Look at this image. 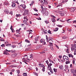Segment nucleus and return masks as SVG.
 <instances>
[{
	"mask_svg": "<svg viewBox=\"0 0 76 76\" xmlns=\"http://www.w3.org/2000/svg\"><path fill=\"white\" fill-rule=\"evenodd\" d=\"M76 48V44H75L74 45H72L71 47V50L72 51H73V50H74V55H76V49L75 48Z\"/></svg>",
	"mask_w": 76,
	"mask_h": 76,
	"instance_id": "1",
	"label": "nucleus"
},
{
	"mask_svg": "<svg viewBox=\"0 0 76 76\" xmlns=\"http://www.w3.org/2000/svg\"><path fill=\"white\" fill-rule=\"evenodd\" d=\"M63 59H64V61H66L68 60L69 61V58H68V57L66 56L65 55H64L63 56Z\"/></svg>",
	"mask_w": 76,
	"mask_h": 76,
	"instance_id": "2",
	"label": "nucleus"
},
{
	"mask_svg": "<svg viewBox=\"0 0 76 76\" xmlns=\"http://www.w3.org/2000/svg\"><path fill=\"white\" fill-rule=\"evenodd\" d=\"M28 12H29V10H28L27 9L26 10H25L23 13V16H25V15H28Z\"/></svg>",
	"mask_w": 76,
	"mask_h": 76,
	"instance_id": "3",
	"label": "nucleus"
},
{
	"mask_svg": "<svg viewBox=\"0 0 76 76\" xmlns=\"http://www.w3.org/2000/svg\"><path fill=\"white\" fill-rule=\"evenodd\" d=\"M39 38L40 37L39 36L36 37L35 39V40L34 41V43H37V41H38Z\"/></svg>",
	"mask_w": 76,
	"mask_h": 76,
	"instance_id": "4",
	"label": "nucleus"
},
{
	"mask_svg": "<svg viewBox=\"0 0 76 76\" xmlns=\"http://www.w3.org/2000/svg\"><path fill=\"white\" fill-rule=\"evenodd\" d=\"M58 12H59L60 14L61 15V16H64V13H66V11H62L61 12L59 11Z\"/></svg>",
	"mask_w": 76,
	"mask_h": 76,
	"instance_id": "5",
	"label": "nucleus"
},
{
	"mask_svg": "<svg viewBox=\"0 0 76 76\" xmlns=\"http://www.w3.org/2000/svg\"><path fill=\"white\" fill-rule=\"evenodd\" d=\"M46 39H47V42H49L50 41H51L52 39V38L50 37H49L48 38L47 36H46Z\"/></svg>",
	"mask_w": 76,
	"mask_h": 76,
	"instance_id": "6",
	"label": "nucleus"
},
{
	"mask_svg": "<svg viewBox=\"0 0 76 76\" xmlns=\"http://www.w3.org/2000/svg\"><path fill=\"white\" fill-rule=\"evenodd\" d=\"M20 6H21V7H23V9H25V8H26V4L22 5V4H21V5H20Z\"/></svg>",
	"mask_w": 76,
	"mask_h": 76,
	"instance_id": "7",
	"label": "nucleus"
},
{
	"mask_svg": "<svg viewBox=\"0 0 76 76\" xmlns=\"http://www.w3.org/2000/svg\"><path fill=\"white\" fill-rule=\"evenodd\" d=\"M42 46L41 45H38L36 47L37 49H39V48H42Z\"/></svg>",
	"mask_w": 76,
	"mask_h": 76,
	"instance_id": "8",
	"label": "nucleus"
},
{
	"mask_svg": "<svg viewBox=\"0 0 76 76\" xmlns=\"http://www.w3.org/2000/svg\"><path fill=\"white\" fill-rule=\"evenodd\" d=\"M16 56H17V53H15L12 54L11 55V57H12L14 58V57H16Z\"/></svg>",
	"mask_w": 76,
	"mask_h": 76,
	"instance_id": "9",
	"label": "nucleus"
},
{
	"mask_svg": "<svg viewBox=\"0 0 76 76\" xmlns=\"http://www.w3.org/2000/svg\"><path fill=\"white\" fill-rule=\"evenodd\" d=\"M16 5L15 3L14 2H12L11 6L12 7H16Z\"/></svg>",
	"mask_w": 76,
	"mask_h": 76,
	"instance_id": "10",
	"label": "nucleus"
},
{
	"mask_svg": "<svg viewBox=\"0 0 76 76\" xmlns=\"http://www.w3.org/2000/svg\"><path fill=\"white\" fill-rule=\"evenodd\" d=\"M75 10V8H72L70 9V11L71 12H73Z\"/></svg>",
	"mask_w": 76,
	"mask_h": 76,
	"instance_id": "11",
	"label": "nucleus"
},
{
	"mask_svg": "<svg viewBox=\"0 0 76 76\" xmlns=\"http://www.w3.org/2000/svg\"><path fill=\"white\" fill-rule=\"evenodd\" d=\"M13 28V26H11V27L10 28V29L11 30L12 32H15V30H14V29Z\"/></svg>",
	"mask_w": 76,
	"mask_h": 76,
	"instance_id": "12",
	"label": "nucleus"
},
{
	"mask_svg": "<svg viewBox=\"0 0 76 76\" xmlns=\"http://www.w3.org/2000/svg\"><path fill=\"white\" fill-rule=\"evenodd\" d=\"M4 12L5 13H6V14H8L9 13V10H5L4 11Z\"/></svg>",
	"mask_w": 76,
	"mask_h": 76,
	"instance_id": "13",
	"label": "nucleus"
},
{
	"mask_svg": "<svg viewBox=\"0 0 76 76\" xmlns=\"http://www.w3.org/2000/svg\"><path fill=\"white\" fill-rule=\"evenodd\" d=\"M23 22L24 23V24H25L27 26L28 25V23H27V22L26 21V20H24L23 21Z\"/></svg>",
	"mask_w": 76,
	"mask_h": 76,
	"instance_id": "14",
	"label": "nucleus"
},
{
	"mask_svg": "<svg viewBox=\"0 0 76 76\" xmlns=\"http://www.w3.org/2000/svg\"><path fill=\"white\" fill-rule=\"evenodd\" d=\"M28 56H27V55L25 56H24V57L23 59V60H26V59H28Z\"/></svg>",
	"mask_w": 76,
	"mask_h": 76,
	"instance_id": "15",
	"label": "nucleus"
},
{
	"mask_svg": "<svg viewBox=\"0 0 76 76\" xmlns=\"http://www.w3.org/2000/svg\"><path fill=\"white\" fill-rule=\"evenodd\" d=\"M32 59V57L30 56H29L28 57L27 60H28L30 61V60H31Z\"/></svg>",
	"mask_w": 76,
	"mask_h": 76,
	"instance_id": "16",
	"label": "nucleus"
},
{
	"mask_svg": "<svg viewBox=\"0 0 76 76\" xmlns=\"http://www.w3.org/2000/svg\"><path fill=\"white\" fill-rule=\"evenodd\" d=\"M48 11H45V16H48Z\"/></svg>",
	"mask_w": 76,
	"mask_h": 76,
	"instance_id": "17",
	"label": "nucleus"
},
{
	"mask_svg": "<svg viewBox=\"0 0 76 76\" xmlns=\"http://www.w3.org/2000/svg\"><path fill=\"white\" fill-rule=\"evenodd\" d=\"M59 69H61V70H63V66L62 65L60 66H59Z\"/></svg>",
	"mask_w": 76,
	"mask_h": 76,
	"instance_id": "18",
	"label": "nucleus"
},
{
	"mask_svg": "<svg viewBox=\"0 0 76 76\" xmlns=\"http://www.w3.org/2000/svg\"><path fill=\"white\" fill-rule=\"evenodd\" d=\"M60 6H61V7H62V4L60 3L56 7H60Z\"/></svg>",
	"mask_w": 76,
	"mask_h": 76,
	"instance_id": "19",
	"label": "nucleus"
},
{
	"mask_svg": "<svg viewBox=\"0 0 76 76\" xmlns=\"http://www.w3.org/2000/svg\"><path fill=\"white\" fill-rule=\"evenodd\" d=\"M4 54H5L6 55H8V54L9 55V53H7V51H4Z\"/></svg>",
	"mask_w": 76,
	"mask_h": 76,
	"instance_id": "20",
	"label": "nucleus"
},
{
	"mask_svg": "<svg viewBox=\"0 0 76 76\" xmlns=\"http://www.w3.org/2000/svg\"><path fill=\"white\" fill-rule=\"evenodd\" d=\"M68 55L69 57H72V58H73V55L72 54H68Z\"/></svg>",
	"mask_w": 76,
	"mask_h": 76,
	"instance_id": "21",
	"label": "nucleus"
},
{
	"mask_svg": "<svg viewBox=\"0 0 76 76\" xmlns=\"http://www.w3.org/2000/svg\"><path fill=\"white\" fill-rule=\"evenodd\" d=\"M20 29H21V28H20L19 30H16V32L17 34H18V33H19V32L20 31Z\"/></svg>",
	"mask_w": 76,
	"mask_h": 76,
	"instance_id": "22",
	"label": "nucleus"
},
{
	"mask_svg": "<svg viewBox=\"0 0 76 76\" xmlns=\"http://www.w3.org/2000/svg\"><path fill=\"white\" fill-rule=\"evenodd\" d=\"M39 66L40 67H44V66H45L44 65L42 64H39Z\"/></svg>",
	"mask_w": 76,
	"mask_h": 76,
	"instance_id": "23",
	"label": "nucleus"
},
{
	"mask_svg": "<svg viewBox=\"0 0 76 76\" xmlns=\"http://www.w3.org/2000/svg\"><path fill=\"white\" fill-rule=\"evenodd\" d=\"M71 72L73 73H76V70H73L71 71Z\"/></svg>",
	"mask_w": 76,
	"mask_h": 76,
	"instance_id": "24",
	"label": "nucleus"
},
{
	"mask_svg": "<svg viewBox=\"0 0 76 76\" xmlns=\"http://www.w3.org/2000/svg\"><path fill=\"white\" fill-rule=\"evenodd\" d=\"M51 20L53 22H54L56 21V20H55V19L54 18H52Z\"/></svg>",
	"mask_w": 76,
	"mask_h": 76,
	"instance_id": "25",
	"label": "nucleus"
},
{
	"mask_svg": "<svg viewBox=\"0 0 76 76\" xmlns=\"http://www.w3.org/2000/svg\"><path fill=\"white\" fill-rule=\"evenodd\" d=\"M48 69L49 70H50L51 69V67L48 66Z\"/></svg>",
	"mask_w": 76,
	"mask_h": 76,
	"instance_id": "26",
	"label": "nucleus"
},
{
	"mask_svg": "<svg viewBox=\"0 0 76 76\" xmlns=\"http://www.w3.org/2000/svg\"><path fill=\"white\" fill-rule=\"evenodd\" d=\"M43 68L42 69V71H43V72H45V66H43Z\"/></svg>",
	"mask_w": 76,
	"mask_h": 76,
	"instance_id": "27",
	"label": "nucleus"
},
{
	"mask_svg": "<svg viewBox=\"0 0 76 76\" xmlns=\"http://www.w3.org/2000/svg\"><path fill=\"white\" fill-rule=\"evenodd\" d=\"M46 10H42L41 11V13H42V14H44V13H45V12H44V11H45Z\"/></svg>",
	"mask_w": 76,
	"mask_h": 76,
	"instance_id": "28",
	"label": "nucleus"
},
{
	"mask_svg": "<svg viewBox=\"0 0 76 76\" xmlns=\"http://www.w3.org/2000/svg\"><path fill=\"white\" fill-rule=\"evenodd\" d=\"M65 68L66 69H69V66L67 65H65Z\"/></svg>",
	"mask_w": 76,
	"mask_h": 76,
	"instance_id": "29",
	"label": "nucleus"
},
{
	"mask_svg": "<svg viewBox=\"0 0 76 76\" xmlns=\"http://www.w3.org/2000/svg\"><path fill=\"white\" fill-rule=\"evenodd\" d=\"M53 69V70H54V72H55V73H56V72H57V69H55V68H54Z\"/></svg>",
	"mask_w": 76,
	"mask_h": 76,
	"instance_id": "30",
	"label": "nucleus"
},
{
	"mask_svg": "<svg viewBox=\"0 0 76 76\" xmlns=\"http://www.w3.org/2000/svg\"><path fill=\"white\" fill-rule=\"evenodd\" d=\"M58 9L59 10H63L64 9L63 8V9L61 8V7H58Z\"/></svg>",
	"mask_w": 76,
	"mask_h": 76,
	"instance_id": "31",
	"label": "nucleus"
},
{
	"mask_svg": "<svg viewBox=\"0 0 76 76\" xmlns=\"http://www.w3.org/2000/svg\"><path fill=\"white\" fill-rule=\"evenodd\" d=\"M25 42H28V43H30V41L28 40V39H26V40H25Z\"/></svg>",
	"mask_w": 76,
	"mask_h": 76,
	"instance_id": "32",
	"label": "nucleus"
},
{
	"mask_svg": "<svg viewBox=\"0 0 76 76\" xmlns=\"http://www.w3.org/2000/svg\"><path fill=\"white\" fill-rule=\"evenodd\" d=\"M33 73L34 75H35L36 76H38V73H37L36 72H33Z\"/></svg>",
	"mask_w": 76,
	"mask_h": 76,
	"instance_id": "33",
	"label": "nucleus"
},
{
	"mask_svg": "<svg viewBox=\"0 0 76 76\" xmlns=\"http://www.w3.org/2000/svg\"><path fill=\"white\" fill-rule=\"evenodd\" d=\"M41 8H42V10H46V8H44L42 6H41Z\"/></svg>",
	"mask_w": 76,
	"mask_h": 76,
	"instance_id": "34",
	"label": "nucleus"
},
{
	"mask_svg": "<svg viewBox=\"0 0 76 76\" xmlns=\"http://www.w3.org/2000/svg\"><path fill=\"white\" fill-rule=\"evenodd\" d=\"M10 45H11V44H9V43L7 44L6 45V46H7H7H9V47H10Z\"/></svg>",
	"mask_w": 76,
	"mask_h": 76,
	"instance_id": "35",
	"label": "nucleus"
},
{
	"mask_svg": "<svg viewBox=\"0 0 76 76\" xmlns=\"http://www.w3.org/2000/svg\"><path fill=\"white\" fill-rule=\"evenodd\" d=\"M58 30V28H56L54 30V31L55 32H56V31H57Z\"/></svg>",
	"mask_w": 76,
	"mask_h": 76,
	"instance_id": "36",
	"label": "nucleus"
},
{
	"mask_svg": "<svg viewBox=\"0 0 76 76\" xmlns=\"http://www.w3.org/2000/svg\"><path fill=\"white\" fill-rule=\"evenodd\" d=\"M45 40L43 39H41L40 40V42H41V43L42 42H44L45 41Z\"/></svg>",
	"mask_w": 76,
	"mask_h": 76,
	"instance_id": "37",
	"label": "nucleus"
},
{
	"mask_svg": "<svg viewBox=\"0 0 76 76\" xmlns=\"http://www.w3.org/2000/svg\"><path fill=\"white\" fill-rule=\"evenodd\" d=\"M24 19L25 20L26 19V20H27V21H28V19L27 18L26 16L24 17Z\"/></svg>",
	"mask_w": 76,
	"mask_h": 76,
	"instance_id": "38",
	"label": "nucleus"
},
{
	"mask_svg": "<svg viewBox=\"0 0 76 76\" xmlns=\"http://www.w3.org/2000/svg\"><path fill=\"white\" fill-rule=\"evenodd\" d=\"M51 57H50V58L49 57L48 58V59H49V62H50V63H51L52 61V60H51L50 58H51Z\"/></svg>",
	"mask_w": 76,
	"mask_h": 76,
	"instance_id": "39",
	"label": "nucleus"
},
{
	"mask_svg": "<svg viewBox=\"0 0 76 76\" xmlns=\"http://www.w3.org/2000/svg\"><path fill=\"white\" fill-rule=\"evenodd\" d=\"M52 65H53V64H52L50 63L49 64H48V66H49L50 67H51V66Z\"/></svg>",
	"mask_w": 76,
	"mask_h": 76,
	"instance_id": "40",
	"label": "nucleus"
},
{
	"mask_svg": "<svg viewBox=\"0 0 76 76\" xmlns=\"http://www.w3.org/2000/svg\"><path fill=\"white\" fill-rule=\"evenodd\" d=\"M21 16V15H20V14H19V15L16 14V16L17 18H18V17H19V16Z\"/></svg>",
	"mask_w": 76,
	"mask_h": 76,
	"instance_id": "41",
	"label": "nucleus"
},
{
	"mask_svg": "<svg viewBox=\"0 0 76 76\" xmlns=\"http://www.w3.org/2000/svg\"><path fill=\"white\" fill-rule=\"evenodd\" d=\"M1 47H5V45H4V44H2L1 45Z\"/></svg>",
	"mask_w": 76,
	"mask_h": 76,
	"instance_id": "42",
	"label": "nucleus"
},
{
	"mask_svg": "<svg viewBox=\"0 0 76 76\" xmlns=\"http://www.w3.org/2000/svg\"><path fill=\"white\" fill-rule=\"evenodd\" d=\"M48 32L49 34H52V33H51V32L50 31V30H49Z\"/></svg>",
	"mask_w": 76,
	"mask_h": 76,
	"instance_id": "43",
	"label": "nucleus"
},
{
	"mask_svg": "<svg viewBox=\"0 0 76 76\" xmlns=\"http://www.w3.org/2000/svg\"><path fill=\"white\" fill-rule=\"evenodd\" d=\"M57 26H58V27H59L60 28H61V27L63 26L60 25H57Z\"/></svg>",
	"mask_w": 76,
	"mask_h": 76,
	"instance_id": "44",
	"label": "nucleus"
},
{
	"mask_svg": "<svg viewBox=\"0 0 76 76\" xmlns=\"http://www.w3.org/2000/svg\"><path fill=\"white\" fill-rule=\"evenodd\" d=\"M33 9L35 12H38V10H37L36 8H34Z\"/></svg>",
	"mask_w": 76,
	"mask_h": 76,
	"instance_id": "45",
	"label": "nucleus"
},
{
	"mask_svg": "<svg viewBox=\"0 0 76 76\" xmlns=\"http://www.w3.org/2000/svg\"><path fill=\"white\" fill-rule=\"evenodd\" d=\"M66 53H69V49H67V50L66 51Z\"/></svg>",
	"mask_w": 76,
	"mask_h": 76,
	"instance_id": "46",
	"label": "nucleus"
},
{
	"mask_svg": "<svg viewBox=\"0 0 76 76\" xmlns=\"http://www.w3.org/2000/svg\"><path fill=\"white\" fill-rule=\"evenodd\" d=\"M4 4L5 5H6V6H7V5H9V3L7 2H5Z\"/></svg>",
	"mask_w": 76,
	"mask_h": 76,
	"instance_id": "47",
	"label": "nucleus"
},
{
	"mask_svg": "<svg viewBox=\"0 0 76 76\" xmlns=\"http://www.w3.org/2000/svg\"><path fill=\"white\" fill-rule=\"evenodd\" d=\"M70 20V19H69L66 20V21H67V23H71V21H69V20Z\"/></svg>",
	"mask_w": 76,
	"mask_h": 76,
	"instance_id": "48",
	"label": "nucleus"
},
{
	"mask_svg": "<svg viewBox=\"0 0 76 76\" xmlns=\"http://www.w3.org/2000/svg\"><path fill=\"white\" fill-rule=\"evenodd\" d=\"M18 48H20V47H21L22 46V45H18Z\"/></svg>",
	"mask_w": 76,
	"mask_h": 76,
	"instance_id": "49",
	"label": "nucleus"
},
{
	"mask_svg": "<svg viewBox=\"0 0 76 76\" xmlns=\"http://www.w3.org/2000/svg\"><path fill=\"white\" fill-rule=\"evenodd\" d=\"M70 63V61H66V64H69Z\"/></svg>",
	"mask_w": 76,
	"mask_h": 76,
	"instance_id": "50",
	"label": "nucleus"
},
{
	"mask_svg": "<svg viewBox=\"0 0 76 76\" xmlns=\"http://www.w3.org/2000/svg\"><path fill=\"white\" fill-rule=\"evenodd\" d=\"M45 62L48 65V64H49V62H48V61L47 60L46 61H45Z\"/></svg>",
	"mask_w": 76,
	"mask_h": 76,
	"instance_id": "51",
	"label": "nucleus"
},
{
	"mask_svg": "<svg viewBox=\"0 0 76 76\" xmlns=\"http://www.w3.org/2000/svg\"><path fill=\"white\" fill-rule=\"evenodd\" d=\"M17 73H18V74H19V73H20V71L19 70H17Z\"/></svg>",
	"mask_w": 76,
	"mask_h": 76,
	"instance_id": "52",
	"label": "nucleus"
},
{
	"mask_svg": "<svg viewBox=\"0 0 76 76\" xmlns=\"http://www.w3.org/2000/svg\"><path fill=\"white\" fill-rule=\"evenodd\" d=\"M34 4V2H31V4H30V6H32V5H33V4Z\"/></svg>",
	"mask_w": 76,
	"mask_h": 76,
	"instance_id": "53",
	"label": "nucleus"
},
{
	"mask_svg": "<svg viewBox=\"0 0 76 76\" xmlns=\"http://www.w3.org/2000/svg\"><path fill=\"white\" fill-rule=\"evenodd\" d=\"M49 44H50V46H53V43H52L49 42Z\"/></svg>",
	"mask_w": 76,
	"mask_h": 76,
	"instance_id": "54",
	"label": "nucleus"
},
{
	"mask_svg": "<svg viewBox=\"0 0 76 76\" xmlns=\"http://www.w3.org/2000/svg\"><path fill=\"white\" fill-rule=\"evenodd\" d=\"M45 23H47V24L48 23H49V22H48V20L45 21Z\"/></svg>",
	"mask_w": 76,
	"mask_h": 76,
	"instance_id": "55",
	"label": "nucleus"
},
{
	"mask_svg": "<svg viewBox=\"0 0 76 76\" xmlns=\"http://www.w3.org/2000/svg\"><path fill=\"white\" fill-rule=\"evenodd\" d=\"M51 17L53 18H53V19H54V18H56V17H55L53 15H51Z\"/></svg>",
	"mask_w": 76,
	"mask_h": 76,
	"instance_id": "56",
	"label": "nucleus"
},
{
	"mask_svg": "<svg viewBox=\"0 0 76 76\" xmlns=\"http://www.w3.org/2000/svg\"><path fill=\"white\" fill-rule=\"evenodd\" d=\"M15 69H12V70H11V71L12 72H15Z\"/></svg>",
	"mask_w": 76,
	"mask_h": 76,
	"instance_id": "57",
	"label": "nucleus"
},
{
	"mask_svg": "<svg viewBox=\"0 0 76 76\" xmlns=\"http://www.w3.org/2000/svg\"><path fill=\"white\" fill-rule=\"evenodd\" d=\"M10 15H13V12H12V11L10 12Z\"/></svg>",
	"mask_w": 76,
	"mask_h": 76,
	"instance_id": "58",
	"label": "nucleus"
},
{
	"mask_svg": "<svg viewBox=\"0 0 76 76\" xmlns=\"http://www.w3.org/2000/svg\"><path fill=\"white\" fill-rule=\"evenodd\" d=\"M75 60H73L72 61V63L74 64H75Z\"/></svg>",
	"mask_w": 76,
	"mask_h": 76,
	"instance_id": "59",
	"label": "nucleus"
},
{
	"mask_svg": "<svg viewBox=\"0 0 76 76\" xmlns=\"http://www.w3.org/2000/svg\"><path fill=\"white\" fill-rule=\"evenodd\" d=\"M44 2V3H45V4H48V2H47V1Z\"/></svg>",
	"mask_w": 76,
	"mask_h": 76,
	"instance_id": "60",
	"label": "nucleus"
},
{
	"mask_svg": "<svg viewBox=\"0 0 76 76\" xmlns=\"http://www.w3.org/2000/svg\"><path fill=\"white\" fill-rule=\"evenodd\" d=\"M59 58H60V59H61V58H62V56H61V55L59 56Z\"/></svg>",
	"mask_w": 76,
	"mask_h": 76,
	"instance_id": "61",
	"label": "nucleus"
},
{
	"mask_svg": "<svg viewBox=\"0 0 76 76\" xmlns=\"http://www.w3.org/2000/svg\"><path fill=\"white\" fill-rule=\"evenodd\" d=\"M46 44V43L45 42H43L42 43V45H45Z\"/></svg>",
	"mask_w": 76,
	"mask_h": 76,
	"instance_id": "62",
	"label": "nucleus"
},
{
	"mask_svg": "<svg viewBox=\"0 0 76 76\" xmlns=\"http://www.w3.org/2000/svg\"><path fill=\"white\" fill-rule=\"evenodd\" d=\"M41 3H43V1L42 0H39Z\"/></svg>",
	"mask_w": 76,
	"mask_h": 76,
	"instance_id": "63",
	"label": "nucleus"
},
{
	"mask_svg": "<svg viewBox=\"0 0 76 76\" xmlns=\"http://www.w3.org/2000/svg\"><path fill=\"white\" fill-rule=\"evenodd\" d=\"M12 48H15L16 47V46L15 45H12Z\"/></svg>",
	"mask_w": 76,
	"mask_h": 76,
	"instance_id": "64",
	"label": "nucleus"
}]
</instances>
